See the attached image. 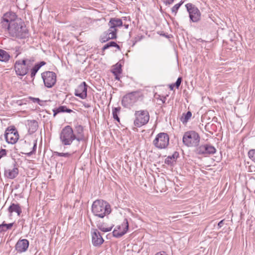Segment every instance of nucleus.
<instances>
[{
	"label": "nucleus",
	"mask_w": 255,
	"mask_h": 255,
	"mask_svg": "<svg viewBox=\"0 0 255 255\" xmlns=\"http://www.w3.org/2000/svg\"><path fill=\"white\" fill-rule=\"evenodd\" d=\"M44 85L48 88H52L56 83V75L52 71H46L41 74Z\"/></svg>",
	"instance_id": "8"
},
{
	"label": "nucleus",
	"mask_w": 255,
	"mask_h": 255,
	"mask_svg": "<svg viewBox=\"0 0 255 255\" xmlns=\"http://www.w3.org/2000/svg\"><path fill=\"white\" fill-rule=\"evenodd\" d=\"M29 246V242L26 239H22L18 241L15 245V250L19 253L25 252Z\"/></svg>",
	"instance_id": "17"
},
{
	"label": "nucleus",
	"mask_w": 255,
	"mask_h": 255,
	"mask_svg": "<svg viewBox=\"0 0 255 255\" xmlns=\"http://www.w3.org/2000/svg\"><path fill=\"white\" fill-rule=\"evenodd\" d=\"M182 77H179L178 78L176 82H175V84H174V86H175L176 87L177 89H178L179 88V87L180 86V84H181V81H182Z\"/></svg>",
	"instance_id": "36"
},
{
	"label": "nucleus",
	"mask_w": 255,
	"mask_h": 255,
	"mask_svg": "<svg viewBox=\"0 0 255 255\" xmlns=\"http://www.w3.org/2000/svg\"><path fill=\"white\" fill-rule=\"evenodd\" d=\"M121 65L118 63L116 64L112 69V72L115 76V79L117 80H120L119 75L122 73Z\"/></svg>",
	"instance_id": "23"
},
{
	"label": "nucleus",
	"mask_w": 255,
	"mask_h": 255,
	"mask_svg": "<svg viewBox=\"0 0 255 255\" xmlns=\"http://www.w3.org/2000/svg\"><path fill=\"white\" fill-rule=\"evenodd\" d=\"M60 140L64 145H71L74 140L78 142L83 140V138L77 136L74 133L72 128L70 126L65 127L60 133Z\"/></svg>",
	"instance_id": "3"
},
{
	"label": "nucleus",
	"mask_w": 255,
	"mask_h": 255,
	"mask_svg": "<svg viewBox=\"0 0 255 255\" xmlns=\"http://www.w3.org/2000/svg\"><path fill=\"white\" fill-rule=\"evenodd\" d=\"M109 28L108 30L105 31V32L107 33L109 36H110L111 38L112 39H114L117 38V29H114L112 26H109Z\"/></svg>",
	"instance_id": "26"
},
{
	"label": "nucleus",
	"mask_w": 255,
	"mask_h": 255,
	"mask_svg": "<svg viewBox=\"0 0 255 255\" xmlns=\"http://www.w3.org/2000/svg\"><path fill=\"white\" fill-rule=\"evenodd\" d=\"M179 157V153L175 151L172 155L168 156L165 159L164 163L167 165L173 166L176 162L177 159Z\"/></svg>",
	"instance_id": "19"
},
{
	"label": "nucleus",
	"mask_w": 255,
	"mask_h": 255,
	"mask_svg": "<svg viewBox=\"0 0 255 255\" xmlns=\"http://www.w3.org/2000/svg\"><path fill=\"white\" fill-rule=\"evenodd\" d=\"M134 116L135 119L134 121V125L137 127L146 125L149 120V115L146 110L135 111Z\"/></svg>",
	"instance_id": "5"
},
{
	"label": "nucleus",
	"mask_w": 255,
	"mask_h": 255,
	"mask_svg": "<svg viewBox=\"0 0 255 255\" xmlns=\"http://www.w3.org/2000/svg\"><path fill=\"white\" fill-rule=\"evenodd\" d=\"M76 131L78 134L77 136H79L83 138V140H84V136H83V128L81 125H77L75 127Z\"/></svg>",
	"instance_id": "30"
},
{
	"label": "nucleus",
	"mask_w": 255,
	"mask_h": 255,
	"mask_svg": "<svg viewBox=\"0 0 255 255\" xmlns=\"http://www.w3.org/2000/svg\"><path fill=\"white\" fill-rule=\"evenodd\" d=\"M216 152L215 147L210 144H201L197 146L195 149V152L199 155L213 154Z\"/></svg>",
	"instance_id": "9"
},
{
	"label": "nucleus",
	"mask_w": 255,
	"mask_h": 255,
	"mask_svg": "<svg viewBox=\"0 0 255 255\" xmlns=\"http://www.w3.org/2000/svg\"><path fill=\"white\" fill-rule=\"evenodd\" d=\"M3 29L7 30L11 36L20 39L25 38L28 32L24 22L21 19L16 20Z\"/></svg>",
	"instance_id": "1"
},
{
	"label": "nucleus",
	"mask_w": 255,
	"mask_h": 255,
	"mask_svg": "<svg viewBox=\"0 0 255 255\" xmlns=\"http://www.w3.org/2000/svg\"><path fill=\"white\" fill-rule=\"evenodd\" d=\"M110 204L102 199L95 200L92 205V212L94 216L100 218H104L111 212Z\"/></svg>",
	"instance_id": "2"
},
{
	"label": "nucleus",
	"mask_w": 255,
	"mask_h": 255,
	"mask_svg": "<svg viewBox=\"0 0 255 255\" xmlns=\"http://www.w3.org/2000/svg\"><path fill=\"white\" fill-rule=\"evenodd\" d=\"M120 111H121V107H119L113 108L112 112L118 114L120 113Z\"/></svg>",
	"instance_id": "41"
},
{
	"label": "nucleus",
	"mask_w": 255,
	"mask_h": 255,
	"mask_svg": "<svg viewBox=\"0 0 255 255\" xmlns=\"http://www.w3.org/2000/svg\"><path fill=\"white\" fill-rule=\"evenodd\" d=\"M29 125L30 126V129H31L32 131H34L37 129L38 124L36 121L33 120L31 121Z\"/></svg>",
	"instance_id": "33"
},
{
	"label": "nucleus",
	"mask_w": 255,
	"mask_h": 255,
	"mask_svg": "<svg viewBox=\"0 0 255 255\" xmlns=\"http://www.w3.org/2000/svg\"><path fill=\"white\" fill-rule=\"evenodd\" d=\"M113 118L116 120L117 122H120V118L118 117V114L112 112Z\"/></svg>",
	"instance_id": "39"
},
{
	"label": "nucleus",
	"mask_w": 255,
	"mask_h": 255,
	"mask_svg": "<svg viewBox=\"0 0 255 255\" xmlns=\"http://www.w3.org/2000/svg\"><path fill=\"white\" fill-rule=\"evenodd\" d=\"M17 19H20L17 17V15L13 12H8L5 13L1 21L2 28H4L8 26L9 24H12V22L16 21Z\"/></svg>",
	"instance_id": "13"
},
{
	"label": "nucleus",
	"mask_w": 255,
	"mask_h": 255,
	"mask_svg": "<svg viewBox=\"0 0 255 255\" xmlns=\"http://www.w3.org/2000/svg\"><path fill=\"white\" fill-rule=\"evenodd\" d=\"M54 154L56 156H59V157H64L66 158H67L70 161H72V154L66 152V153H63V152H59L57 151L54 152Z\"/></svg>",
	"instance_id": "29"
},
{
	"label": "nucleus",
	"mask_w": 255,
	"mask_h": 255,
	"mask_svg": "<svg viewBox=\"0 0 255 255\" xmlns=\"http://www.w3.org/2000/svg\"><path fill=\"white\" fill-rule=\"evenodd\" d=\"M13 225V223L6 224L4 222L2 223V226L4 230H7L10 229Z\"/></svg>",
	"instance_id": "35"
},
{
	"label": "nucleus",
	"mask_w": 255,
	"mask_h": 255,
	"mask_svg": "<svg viewBox=\"0 0 255 255\" xmlns=\"http://www.w3.org/2000/svg\"><path fill=\"white\" fill-rule=\"evenodd\" d=\"M192 116V113L190 111H188L186 113L182 114L180 120L183 124H186L188 122V120Z\"/></svg>",
	"instance_id": "27"
},
{
	"label": "nucleus",
	"mask_w": 255,
	"mask_h": 255,
	"mask_svg": "<svg viewBox=\"0 0 255 255\" xmlns=\"http://www.w3.org/2000/svg\"><path fill=\"white\" fill-rule=\"evenodd\" d=\"M24 60H26V64H28V67H30V64H31L33 61H34V59H24Z\"/></svg>",
	"instance_id": "42"
},
{
	"label": "nucleus",
	"mask_w": 255,
	"mask_h": 255,
	"mask_svg": "<svg viewBox=\"0 0 255 255\" xmlns=\"http://www.w3.org/2000/svg\"><path fill=\"white\" fill-rule=\"evenodd\" d=\"M128 229V220L125 219L121 226L117 227L113 232L114 237L120 238L124 235Z\"/></svg>",
	"instance_id": "14"
},
{
	"label": "nucleus",
	"mask_w": 255,
	"mask_h": 255,
	"mask_svg": "<svg viewBox=\"0 0 255 255\" xmlns=\"http://www.w3.org/2000/svg\"><path fill=\"white\" fill-rule=\"evenodd\" d=\"M46 63L44 61H41L40 63H37L35 65V66L31 69L30 76L33 79L34 78V77L39 70V69L43 65H45Z\"/></svg>",
	"instance_id": "22"
},
{
	"label": "nucleus",
	"mask_w": 255,
	"mask_h": 255,
	"mask_svg": "<svg viewBox=\"0 0 255 255\" xmlns=\"http://www.w3.org/2000/svg\"><path fill=\"white\" fill-rule=\"evenodd\" d=\"M104 242L101 234L97 230H95L92 234V243L94 246H99Z\"/></svg>",
	"instance_id": "18"
},
{
	"label": "nucleus",
	"mask_w": 255,
	"mask_h": 255,
	"mask_svg": "<svg viewBox=\"0 0 255 255\" xmlns=\"http://www.w3.org/2000/svg\"><path fill=\"white\" fill-rule=\"evenodd\" d=\"M155 255H167L165 252H160L158 253H157Z\"/></svg>",
	"instance_id": "45"
},
{
	"label": "nucleus",
	"mask_w": 255,
	"mask_h": 255,
	"mask_svg": "<svg viewBox=\"0 0 255 255\" xmlns=\"http://www.w3.org/2000/svg\"><path fill=\"white\" fill-rule=\"evenodd\" d=\"M185 6L190 20L193 22L199 21L201 18V13L199 9L191 3H187Z\"/></svg>",
	"instance_id": "7"
},
{
	"label": "nucleus",
	"mask_w": 255,
	"mask_h": 255,
	"mask_svg": "<svg viewBox=\"0 0 255 255\" xmlns=\"http://www.w3.org/2000/svg\"><path fill=\"white\" fill-rule=\"evenodd\" d=\"M169 137L167 133L160 132L158 133L153 141V145L157 148L162 149L166 148L169 144Z\"/></svg>",
	"instance_id": "6"
},
{
	"label": "nucleus",
	"mask_w": 255,
	"mask_h": 255,
	"mask_svg": "<svg viewBox=\"0 0 255 255\" xmlns=\"http://www.w3.org/2000/svg\"><path fill=\"white\" fill-rule=\"evenodd\" d=\"M200 137L197 132L193 130L185 132L183 136V142L188 147L197 146L200 142Z\"/></svg>",
	"instance_id": "4"
},
{
	"label": "nucleus",
	"mask_w": 255,
	"mask_h": 255,
	"mask_svg": "<svg viewBox=\"0 0 255 255\" xmlns=\"http://www.w3.org/2000/svg\"><path fill=\"white\" fill-rule=\"evenodd\" d=\"M183 1H181L179 3L176 4L175 5H174L172 7L171 11L172 13H173L174 14V15H176L178 9L179 8L180 6L183 4Z\"/></svg>",
	"instance_id": "32"
},
{
	"label": "nucleus",
	"mask_w": 255,
	"mask_h": 255,
	"mask_svg": "<svg viewBox=\"0 0 255 255\" xmlns=\"http://www.w3.org/2000/svg\"><path fill=\"white\" fill-rule=\"evenodd\" d=\"M14 69L17 75L24 76L26 75L29 70L28 64H26V61H16L14 65Z\"/></svg>",
	"instance_id": "12"
},
{
	"label": "nucleus",
	"mask_w": 255,
	"mask_h": 255,
	"mask_svg": "<svg viewBox=\"0 0 255 255\" xmlns=\"http://www.w3.org/2000/svg\"><path fill=\"white\" fill-rule=\"evenodd\" d=\"M18 174V169L15 164L13 166L9 167L8 168L4 170V175L5 177L13 179L15 178Z\"/></svg>",
	"instance_id": "16"
},
{
	"label": "nucleus",
	"mask_w": 255,
	"mask_h": 255,
	"mask_svg": "<svg viewBox=\"0 0 255 255\" xmlns=\"http://www.w3.org/2000/svg\"><path fill=\"white\" fill-rule=\"evenodd\" d=\"M53 116L55 117L56 115L60 113L66 112L68 113H71L73 111L70 109H68L65 106H61L57 109L53 110Z\"/></svg>",
	"instance_id": "21"
},
{
	"label": "nucleus",
	"mask_w": 255,
	"mask_h": 255,
	"mask_svg": "<svg viewBox=\"0 0 255 255\" xmlns=\"http://www.w3.org/2000/svg\"><path fill=\"white\" fill-rule=\"evenodd\" d=\"M6 154V149H1L0 150V159L5 156Z\"/></svg>",
	"instance_id": "37"
},
{
	"label": "nucleus",
	"mask_w": 255,
	"mask_h": 255,
	"mask_svg": "<svg viewBox=\"0 0 255 255\" xmlns=\"http://www.w3.org/2000/svg\"><path fill=\"white\" fill-rule=\"evenodd\" d=\"M34 102H39L40 101L39 99L35 98H30Z\"/></svg>",
	"instance_id": "46"
},
{
	"label": "nucleus",
	"mask_w": 255,
	"mask_h": 255,
	"mask_svg": "<svg viewBox=\"0 0 255 255\" xmlns=\"http://www.w3.org/2000/svg\"><path fill=\"white\" fill-rule=\"evenodd\" d=\"M174 87H175V86H174V84H172V85H170L169 88H170V90H172L173 89V88H174Z\"/></svg>",
	"instance_id": "49"
},
{
	"label": "nucleus",
	"mask_w": 255,
	"mask_h": 255,
	"mask_svg": "<svg viewBox=\"0 0 255 255\" xmlns=\"http://www.w3.org/2000/svg\"><path fill=\"white\" fill-rule=\"evenodd\" d=\"M4 136L6 141L8 143L14 144L17 141L19 134L14 128H8L5 132Z\"/></svg>",
	"instance_id": "10"
},
{
	"label": "nucleus",
	"mask_w": 255,
	"mask_h": 255,
	"mask_svg": "<svg viewBox=\"0 0 255 255\" xmlns=\"http://www.w3.org/2000/svg\"><path fill=\"white\" fill-rule=\"evenodd\" d=\"M31 154H32V152H30L28 153L27 154H28V155H31Z\"/></svg>",
	"instance_id": "52"
},
{
	"label": "nucleus",
	"mask_w": 255,
	"mask_h": 255,
	"mask_svg": "<svg viewBox=\"0 0 255 255\" xmlns=\"http://www.w3.org/2000/svg\"><path fill=\"white\" fill-rule=\"evenodd\" d=\"M15 53H16V56L15 57H16L20 53V52L19 51V48H17L15 51Z\"/></svg>",
	"instance_id": "48"
},
{
	"label": "nucleus",
	"mask_w": 255,
	"mask_h": 255,
	"mask_svg": "<svg viewBox=\"0 0 255 255\" xmlns=\"http://www.w3.org/2000/svg\"><path fill=\"white\" fill-rule=\"evenodd\" d=\"M87 87L85 82H83L75 90V95L82 99H85L87 96Z\"/></svg>",
	"instance_id": "15"
},
{
	"label": "nucleus",
	"mask_w": 255,
	"mask_h": 255,
	"mask_svg": "<svg viewBox=\"0 0 255 255\" xmlns=\"http://www.w3.org/2000/svg\"><path fill=\"white\" fill-rule=\"evenodd\" d=\"M9 58V54L5 50L0 49V61L6 62Z\"/></svg>",
	"instance_id": "25"
},
{
	"label": "nucleus",
	"mask_w": 255,
	"mask_h": 255,
	"mask_svg": "<svg viewBox=\"0 0 255 255\" xmlns=\"http://www.w3.org/2000/svg\"><path fill=\"white\" fill-rule=\"evenodd\" d=\"M174 0H164V3L167 5L172 4L174 2Z\"/></svg>",
	"instance_id": "40"
},
{
	"label": "nucleus",
	"mask_w": 255,
	"mask_h": 255,
	"mask_svg": "<svg viewBox=\"0 0 255 255\" xmlns=\"http://www.w3.org/2000/svg\"><path fill=\"white\" fill-rule=\"evenodd\" d=\"M165 97H164L163 99V100H161L162 102L163 103H164L165 102Z\"/></svg>",
	"instance_id": "51"
},
{
	"label": "nucleus",
	"mask_w": 255,
	"mask_h": 255,
	"mask_svg": "<svg viewBox=\"0 0 255 255\" xmlns=\"http://www.w3.org/2000/svg\"><path fill=\"white\" fill-rule=\"evenodd\" d=\"M110 39H112L110 36H109L108 34L105 32L100 36V41L102 43H105Z\"/></svg>",
	"instance_id": "31"
},
{
	"label": "nucleus",
	"mask_w": 255,
	"mask_h": 255,
	"mask_svg": "<svg viewBox=\"0 0 255 255\" xmlns=\"http://www.w3.org/2000/svg\"><path fill=\"white\" fill-rule=\"evenodd\" d=\"M111 47H116L119 50H121L120 46L116 42L114 41H110L103 46L102 50L104 51L106 49H107Z\"/></svg>",
	"instance_id": "28"
},
{
	"label": "nucleus",
	"mask_w": 255,
	"mask_h": 255,
	"mask_svg": "<svg viewBox=\"0 0 255 255\" xmlns=\"http://www.w3.org/2000/svg\"><path fill=\"white\" fill-rule=\"evenodd\" d=\"M122 25L123 21L120 18H112L109 22V26H112L114 29H117L118 27H121Z\"/></svg>",
	"instance_id": "20"
},
{
	"label": "nucleus",
	"mask_w": 255,
	"mask_h": 255,
	"mask_svg": "<svg viewBox=\"0 0 255 255\" xmlns=\"http://www.w3.org/2000/svg\"><path fill=\"white\" fill-rule=\"evenodd\" d=\"M99 229L103 232H109V231H111L112 228V227H109V228L100 227Z\"/></svg>",
	"instance_id": "38"
},
{
	"label": "nucleus",
	"mask_w": 255,
	"mask_h": 255,
	"mask_svg": "<svg viewBox=\"0 0 255 255\" xmlns=\"http://www.w3.org/2000/svg\"><path fill=\"white\" fill-rule=\"evenodd\" d=\"M36 148V143H34L33 147V150H35Z\"/></svg>",
	"instance_id": "50"
},
{
	"label": "nucleus",
	"mask_w": 255,
	"mask_h": 255,
	"mask_svg": "<svg viewBox=\"0 0 255 255\" xmlns=\"http://www.w3.org/2000/svg\"><path fill=\"white\" fill-rule=\"evenodd\" d=\"M223 224H224V220L220 221L218 224V226L219 228H221L223 226Z\"/></svg>",
	"instance_id": "44"
},
{
	"label": "nucleus",
	"mask_w": 255,
	"mask_h": 255,
	"mask_svg": "<svg viewBox=\"0 0 255 255\" xmlns=\"http://www.w3.org/2000/svg\"><path fill=\"white\" fill-rule=\"evenodd\" d=\"M83 106L85 108H89L91 107V105L89 104L86 103H83Z\"/></svg>",
	"instance_id": "43"
},
{
	"label": "nucleus",
	"mask_w": 255,
	"mask_h": 255,
	"mask_svg": "<svg viewBox=\"0 0 255 255\" xmlns=\"http://www.w3.org/2000/svg\"><path fill=\"white\" fill-rule=\"evenodd\" d=\"M249 157L255 162V149L250 150L248 152Z\"/></svg>",
	"instance_id": "34"
},
{
	"label": "nucleus",
	"mask_w": 255,
	"mask_h": 255,
	"mask_svg": "<svg viewBox=\"0 0 255 255\" xmlns=\"http://www.w3.org/2000/svg\"><path fill=\"white\" fill-rule=\"evenodd\" d=\"M6 231V230H4V228H3V227L2 226V224L0 225V233H1L2 232Z\"/></svg>",
	"instance_id": "47"
},
{
	"label": "nucleus",
	"mask_w": 255,
	"mask_h": 255,
	"mask_svg": "<svg viewBox=\"0 0 255 255\" xmlns=\"http://www.w3.org/2000/svg\"><path fill=\"white\" fill-rule=\"evenodd\" d=\"M8 211L9 213L15 212L19 216L21 213V209L18 204L12 203L8 207Z\"/></svg>",
	"instance_id": "24"
},
{
	"label": "nucleus",
	"mask_w": 255,
	"mask_h": 255,
	"mask_svg": "<svg viewBox=\"0 0 255 255\" xmlns=\"http://www.w3.org/2000/svg\"><path fill=\"white\" fill-rule=\"evenodd\" d=\"M138 98L136 92L128 93L123 98L122 104L125 108H130L137 101Z\"/></svg>",
	"instance_id": "11"
}]
</instances>
